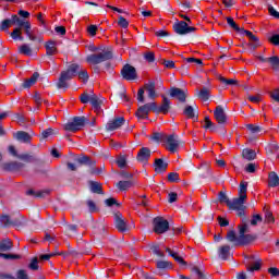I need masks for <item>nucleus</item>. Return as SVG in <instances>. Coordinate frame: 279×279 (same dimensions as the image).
I'll list each match as a JSON object with an SVG mask.
<instances>
[{"instance_id": "obj_1", "label": "nucleus", "mask_w": 279, "mask_h": 279, "mask_svg": "<svg viewBox=\"0 0 279 279\" xmlns=\"http://www.w3.org/2000/svg\"><path fill=\"white\" fill-rule=\"evenodd\" d=\"M236 231L229 230L227 232L226 239L229 243H231L232 247H243L245 245V221L242 219V223L238 226Z\"/></svg>"}, {"instance_id": "obj_2", "label": "nucleus", "mask_w": 279, "mask_h": 279, "mask_svg": "<svg viewBox=\"0 0 279 279\" xmlns=\"http://www.w3.org/2000/svg\"><path fill=\"white\" fill-rule=\"evenodd\" d=\"M229 209L236 210L239 217L245 215V181H241L239 197L231 201Z\"/></svg>"}, {"instance_id": "obj_3", "label": "nucleus", "mask_w": 279, "mask_h": 279, "mask_svg": "<svg viewBox=\"0 0 279 279\" xmlns=\"http://www.w3.org/2000/svg\"><path fill=\"white\" fill-rule=\"evenodd\" d=\"M77 71H80V64L72 63L66 71L61 72L59 82L57 83L58 88H69L68 82L77 75Z\"/></svg>"}, {"instance_id": "obj_4", "label": "nucleus", "mask_w": 279, "mask_h": 279, "mask_svg": "<svg viewBox=\"0 0 279 279\" xmlns=\"http://www.w3.org/2000/svg\"><path fill=\"white\" fill-rule=\"evenodd\" d=\"M107 60H112V51L110 50H101L100 52L93 53L87 56L86 62L87 64H101V62H107Z\"/></svg>"}, {"instance_id": "obj_5", "label": "nucleus", "mask_w": 279, "mask_h": 279, "mask_svg": "<svg viewBox=\"0 0 279 279\" xmlns=\"http://www.w3.org/2000/svg\"><path fill=\"white\" fill-rule=\"evenodd\" d=\"M145 90L148 94L149 99H156V82L149 81L144 84L143 88H140L137 92V101L145 104Z\"/></svg>"}, {"instance_id": "obj_6", "label": "nucleus", "mask_w": 279, "mask_h": 279, "mask_svg": "<svg viewBox=\"0 0 279 279\" xmlns=\"http://www.w3.org/2000/svg\"><path fill=\"white\" fill-rule=\"evenodd\" d=\"M88 101L92 104V108L96 114H101V104H104V101L95 94L88 95L87 93H83L81 95V104H88Z\"/></svg>"}, {"instance_id": "obj_7", "label": "nucleus", "mask_w": 279, "mask_h": 279, "mask_svg": "<svg viewBox=\"0 0 279 279\" xmlns=\"http://www.w3.org/2000/svg\"><path fill=\"white\" fill-rule=\"evenodd\" d=\"M161 142L163 143L167 151H170V154H175V151L180 149V141H178V135H163Z\"/></svg>"}, {"instance_id": "obj_8", "label": "nucleus", "mask_w": 279, "mask_h": 279, "mask_svg": "<svg viewBox=\"0 0 279 279\" xmlns=\"http://www.w3.org/2000/svg\"><path fill=\"white\" fill-rule=\"evenodd\" d=\"M245 267L246 271L254 274V271H260L263 269V259L256 257L255 255H245Z\"/></svg>"}, {"instance_id": "obj_9", "label": "nucleus", "mask_w": 279, "mask_h": 279, "mask_svg": "<svg viewBox=\"0 0 279 279\" xmlns=\"http://www.w3.org/2000/svg\"><path fill=\"white\" fill-rule=\"evenodd\" d=\"M86 125L85 117H75L73 120L66 124H64L65 132H80L82 128Z\"/></svg>"}, {"instance_id": "obj_10", "label": "nucleus", "mask_w": 279, "mask_h": 279, "mask_svg": "<svg viewBox=\"0 0 279 279\" xmlns=\"http://www.w3.org/2000/svg\"><path fill=\"white\" fill-rule=\"evenodd\" d=\"M173 29H174L175 34H179L180 36H184L186 34H191L193 32H197L196 27L189 26V23H186L185 21H180V22L174 23Z\"/></svg>"}, {"instance_id": "obj_11", "label": "nucleus", "mask_w": 279, "mask_h": 279, "mask_svg": "<svg viewBox=\"0 0 279 279\" xmlns=\"http://www.w3.org/2000/svg\"><path fill=\"white\" fill-rule=\"evenodd\" d=\"M162 102L161 106L158 107V105L155 102L154 112L156 114H169V110H171V100L167 98V96L162 95Z\"/></svg>"}, {"instance_id": "obj_12", "label": "nucleus", "mask_w": 279, "mask_h": 279, "mask_svg": "<svg viewBox=\"0 0 279 279\" xmlns=\"http://www.w3.org/2000/svg\"><path fill=\"white\" fill-rule=\"evenodd\" d=\"M245 36L248 39L247 47L251 51H256L260 47V39L252 31H245Z\"/></svg>"}, {"instance_id": "obj_13", "label": "nucleus", "mask_w": 279, "mask_h": 279, "mask_svg": "<svg viewBox=\"0 0 279 279\" xmlns=\"http://www.w3.org/2000/svg\"><path fill=\"white\" fill-rule=\"evenodd\" d=\"M169 230V221L163 218H155L154 219V231L156 234H165Z\"/></svg>"}, {"instance_id": "obj_14", "label": "nucleus", "mask_w": 279, "mask_h": 279, "mask_svg": "<svg viewBox=\"0 0 279 279\" xmlns=\"http://www.w3.org/2000/svg\"><path fill=\"white\" fill-rule=\"evenodd\" d=\"M154 108H156V102H148L140 107L136 111L137 119H147L149 112H154Z\"/></svg>"}, {"instance_id": "obj_15", "label": "nucleus", "mask_w": 279, "mask_h": 279, "mask_svg": "<svg viewBox=\"0 0 279 279\" xmlns=\"http://www.w3.org/2000/svg\"><path fill=\"white\" fill-rule=\"evenodd\" d=\"M121 75L123 80H126L128 82L136 80L137 77L136 68L130 64H125L121 70Z\"/></svg>"}, {"instance_id": "obj_16", "label": "nucleus", "mask_w": 279, "mask_h": 279, "mask_svg": "<svg viewBox=\"0 0 279 279\" xmlns=\"http://www.w3.org/2000/svg\"><path fill=\"white\" fill-rule=\"evenodd\" d=\"M0 223L4 228H10V226H21V218L12 219L10 216L3 214L0 216Z\"/></svg>"}, {"instance_id": "obj_17", "label": "nucleus", "mask_w": 279, "mask_h": 279, "mask_svg": "<svg viewBox=\"0 0 279 279\" xmlns=\"http://www.w3.org/2000/svg\"><path fill=\"white\" fill-rule=\"evenodd\" d=\"M116 228L119 232L128 231V222L123 219V215L121 213H117L114 215Z\"/></svg>"}, {"instance_id": "obj_18", "label": "nucleus", "mask_w": 279, "mask_h": 279, "mask_svg": "<svg viewBox=\"0 0 279 279\" xmlns=\"http://www.w3.org/2000/svg\"><path fill=\"white\" fill-rule=\"evenodd\" d=\"M170 97H174L181 101V104H184V101H186V92L178 87H172L170 88Z\"/></svg>"}, {"instance_id": "obj_19", "label": "nucleus", "mask_w": 279, "mask_h": 279, "mask_svg": "<svg viewBox=\"0 0 279 279\" xmlns=\"http://www.w3.org/2000/svg\"><path fill=\"white\" fill-rule=\"evenodd\" d=\"M123 123H125V119L124 118H116L113 120H110L106 128L108 130V132H114V130H119V128H121V125H123Z\"/></svg>"}, {"instance_id": "obj_20", "label": "nucleus", "mask_w": 279, "mask_h": 279, "mask_svg": "<svg viewBox=\"0 0 279 279\" xmlns=\"http://www.w3.org/2000/svg\"><path fill=\"white\" fill-rule=\"evenodd\" d=\"M214 117L217 121V123L223 124L226 121H228V118L226 117V111L223 110L222 106H217L214 111Z\"/></svg>"}, {"instance_id": "obj_21", "label": "nucleus", "mask_w": 279, "mask_h": 279, "mask_svg": "<svg viewBox=\"0 0 279 279\" xmlns=\"http://www.w3.org/2000/svg\"><path fill=\"white\" fill-rule=\"evenodd\" d=\"M12 22L13 25H17L21 29H24V32L26 29H32V23H29L28 21L22 20L21 17H19V15H12Z\"/></svg>"}, {"instance_id": "obj_22", "label": "nucleus", "mask_w": 279, "mask_h": 279, "mask_svg": "<svg viewBox=\"0 0 279 279\" xmlns=\"http://www.w3.org/2000/svg\"><path fill=\"white\" fill-rule=\"evenodd\" d=\"M24 167L25 165L19 161H11V162L3 163L2 169L4 171H21Z\"/></svg>"}, {"instance_id": "obj_23", "label": "nucleus", "mask_w": 279, "mask_h": 279, "mask_svg": "<svg viewBox=\"0 0 279 279\" xmlns=\"http://www.w3.org/2000/svg\"><path fill=\"white\" fill-rule=\"evenodd\" d=\"M0 278L1 279H29V276L27 275L26 270L20 269L16 272V278L8 274L0 275Z\"/></svg>"}, {"instance_id": "obj_24", "label": "nucleus", "mask_w": 279, "mask_h": 279, "mask_svg": "<svg viewBox=\"0 0 279 279\" xmlns=\"http://www.w3.org/2000/svg\"><path fill=\"white\" fill-rule=\"evenodd\" d=\"M151 157V150L147 147H143L138 154H137V160L138 162H147L149 158Z\"/></svg>"}, {"instance_id": "obj_25", "label": "nucleus", "mask_w": 279, "mask_h": 279, "mask_svg": "<svg viewBox=\"0 0 279 279\" xmlns=\"http://www.w3.org/2000/svg\"><path fill=\"white\" fill-rule=\"evenodd\" d=\"M227 23L230 27H232V29H235L238 33V36H240V38H243L245 36V28H241L239 27V25L236 24V22H234V19L232 17H227Z\"/></svg>"}, {"instance_id": "obj_26", "label": "nucleus", "mask_w": 279, "mask_h": 279, "mask_svg": "<svg viewBox=\"0 0 279 279\" xmlns=\"http://www.w3.org/2000/svg\"><path fill=\"white\" fill-rule=\"evenodd\" d=\"M38 77H40V74H38V72H34L29 78L24 81L22 88H32V86L38 82Z\"/></svg>"}, {"instance_id": "obj_27", "label": "nucleus", "mask_w": 279, "mask_h": 279, "mask_svg": "<svg viewBox=\"0 0 279 279\" xmlns=\"http://www.w3.org/2000/svg\"><path fill=\"white\" fill-rule=\"evenodd\" d=\"M218 256L221 260H228L230 258V245L225 244L218 248Z\"/></svg>"}, {"instance_id": "obj_28", "label": "nucleus", "mask_w": 279, "mask_h": 279, "mask_svg": "<svg viewBox=\"0 0 279 279\" xmlns=\"http://www.w3.org/2000/svg\"><path fill=\"white\" fill-rule=\"evenodd\" d=\"M169 167L168 162H165L162 159H155V171L156 173H165Z\"/></svg>"}, {"instance_id": "obj_29", "label": "nucleus", "mask_w": 279, "mask_h": 279, "mask_svg": "<svg viewBox=\"0 0 279 279\" xmlns=\"http://www.w3.org/2000/svg\"><path fill=\"white\" fill-rule=\"evenodd\" d=\"M268 186H270L271 189H276V186H279V177L275 171L269 172L268 174Z\"/></svg>"}, {"instance_id": "obj_30", "label": "nucleus", "mask_w": 279, "mask_h": 279, "mask_svg": "<svg viewBox=\"0 0 279 279\" xmlns=\"http://www.w3.org/2000/svg\"><path fill=\"white\" fill-rule=\"evenodd\" d=\"M15 138L21 141V143H29L32 141V136H29L25 131H19L15 133Z\"/></svg>"}, {"instance_id": "obj_31", "label": "nucleus", "mask_w": 279, "mask_h": 279, "mask_svg": "<svg viewBox=\"0 0 279 279\" xmlns=\"http://www.w3.org/2000/svg\"><path fill=\"white\" fill-rule=\"evenodd\" d=\"M14 246L10 239L2 240L0 242V252H10V250Z\"/></svg>"}, {"instance_id": "obj_32", "label": "nucleus", "mask_w": 279, "mask_h": 279, "mask_svg": "<svg viewBox=\"0 0 279 279\" xmlns=\"http://www.w3.org/2000/svg\"><path fill=\"white\" fill-rule=\"evenodd\" d=\"M58 52V48H56V41H47L46 43V53L47 56H54Z\"/></svg>"}, {"instance_id": "obj_33", "label": "nucleus", "mask_w": 279, "mask_h": 279, "mask_svg": "<svg viewBox=\"0 0 279 279\" xmlns=\"http://www.w3.org/2000/svg\"><path fill=\"white\" fill-rule=\"evenodd\" d=\"M90 191L92 193H97L98 195H104V187L101 183L92 181L90 182Z\"/></svg>"}, {"instance_id": "obj_34", "label": "nucleus", "mask_w": 279, "mask_h": 279, "mask_svg": "<svg viewBox=\"0 0 279 279\" xmlns=\"http://www.w3.org/2000/svg\"><path fill=\"white\" fill-rule=\"evenodd\" d=\"M76 75H78V80H81L83 84H86L89 80L88 71L86 69L80 68Z\"/></svg>"}, {"instance_id": "obj_35", "label": "nucleus", "mask_w": 279, "mask_h": 279, "mask_svg": "<svg viewBox=\"0 0 279 279\" xmlns=\"http://www.w3.org/2000/svg\"><path fill=\"white\" fill-rule=\"evenodd\" d=\"M264 213L266 223H274L276 221V219L274 218V213L270 211L268 206L264 207Z\"/></svg>"}, {"instance_id": "obj_36", "label": "nucleus", "mask_w": 279, "mask_h": 279, "mask_svg": "<svg viewBox=\"0 0 279 279\" xmlns=\"http://www.w3.org/2000/svg\"><path fill=\"white\" fill-rule=\"evenodd\" d=\"M268 63H270L272 71H279V57L278 56L269 57Z\"/></svg>"}, {"instance_id": "obj_37", "label": "nucleus", "mask_w": 279, "mask_h": 279, "mask_svg": "<svg viewBox=\"0 0 279 279\" xmlns=\"http://www.w3.org/2000/svg\"><path fill=\"white\" fill-rule=\"evenodd\" d=\"M117 186L119 191H128V189H132V186H134V183L132 181H120Z\"/></svg>"}, {"instance_id": "obj_38", "label": "nucleus", "mask_w": 279, "mask_h": 279, "mask_svg": "<svg viewBox=\"0 0 279 279\" xmlns=\"http://www.w3.org/2000/svg\"><path fill=\"white\" fill-rule=\"evenodd\" d=\"M19 53L22 56H32V47H29L27 44H23L19 47Z\"/></svg>"}, {"instance_id": "obj_39", "label": "nucleus", "mask_w": 279, "mask_h": 279, "mask_svg": "<svg viewBox=\"0 0 279 279\" xmlns=\"http://www.w3.org/2000/svg\"><path fill=\"white\" fill-rule=\"evenodd\" d=\"M183 114L187 118V119H195V109H193V106H186L183 110Z\"/></svg>"}, {"instance_id": "obj_40", "label": "nucleus", "mask_w": 279, "mask_h": 279, "mask_svg": "<svg viewBox=\"0 0 279 279\" xmlns=\"http://www.w3.org/2000/svg\"><path fill=\"white\" fill-rule=\"evenodd\" d=\"M256 158H257L256 150L252 148L245 149V160L252 161V160H256Z\"/></svg>"}, {"instance_id": "obj_41", "label": "nucleus", "mask_w": 279, "mask_h": 279, "mask_svg": "<svg viewBox=\"0 0 279 279\" xmlns=\"http://www.w3.org/2000/svg\"><path fill=\"white\" fill-rule=\"evenodd\" d=\"M166 252H169L172 258H174V260H177V263H179L180 265H186L184 258L180 257L178 253H174L173 251H171V248L167 247Z\"/></svg>"}, {"instance_id": "obj_42", "label": "nucleus", "mask_w": 279, "mask_h": 279, "mask_svg": "<svg viewBox=\"0 0 279 279\" xmlns=\"http://www.w3.org/2000/svg\"><path fill=\"white\" fill-rule=\"evenodd\" d=\"M21 27H16L12 33H11V38L13 40H23V32H21Z\"/></svg>"}, {"instance_id": "obj_43", "label": "nucleus", "mask_w": 279, "mask_h": 279, "mask_svg": "<svg viewBox=\"0 0 279 279\" xmlns=\"http://www.w3.org/2000/svg\"><path fill=\"white\" fill-rule=\"evenodd\" d=\"M257 240H258V235L256 234H250V233L245 234V245H253V243H256Z\"/></svg>"}, {"instance_id": "obj_44", "label": "nucleus", "mask_w": 279, "mask_h": 279, "mask_svg": "<svg viewBox=\"0 0 279 279\" xmlns=\"http://www.w3.org/2000/svg\"><path fill=\"white\" fill-rule=\"evenodd\" d=\"M38 32V29L34 28L32 31V28H26L24 31V33L26 34V36L29 38V40H38V37L36 36V33Z\"/></svg>"}, {"instance_id": "obj_45", "label": "nucleus", "mask_w": 279, "mask_h": 279, "mask_svg": "<svg viewBox=\"0 0 279 279\" xmlns=\"http://www.w3.org/2000/svg\"><path fill=\"white\" fill-rule=\"evenodd\" d=\"M198 97H201L203 99V101H208V99L210 98V89L204 87L201 89Z\"/></svg>"}, {"instance_id": "obj_46", "label": "nucleus", "mask_w": 279, "mask_h": 279, "mask_svg": "<svg viewBox=\"0 0 279 279\" xmlns=\"http://www.w3.org/2000/svg\"><path fill=\"white\" fill-rule=\"evenodd\" d=\"M257 170H258V163L256 162H250V163H246L245 166L246 173H254Z\"/></svg>"}, {"instance_id": "obj_47", "label": "nucleus", "mask_w": 279, "mask_h": 279, "mask_svg": "<svg viewBox=\"0 0 279 279\" xmlns=\"http://www.w3.org/2000/svg\"><path fill=\"white\" fill-rule=\"evenodd\" d=\"M12 25H14L12 22V17L7 19L1 23L0 29H1V32H5V29H10V27H12Z\"/></svg>"}, {"instance_id": "obj_48", "label": "nucleus", "mask_w": 279, "mask_h": 279, "mask_svg": "<svg viewBox=\"0 0 279 279\" xmlns=\"http://www.w3.org/2000/svg\"><path fill=\"white\" fill-rule=\"evenodd\" d=\"M218 80L221 84H225L226 86H234V84H236L235 80L226 78L225 76H219Z\"/></svg>"}, {"instance_id": "obj_49", "label": "nucleus", "mask_w": 279, "mask_h": 279, "mask_svg": "<svg viewBox=\"0 0 279 279\" xmlns=\"http://www.w3.org/2000/svg\"><path fill=\"white\" fill-rule=\"evenodd\" d=\"M219 202H220V204H226L228 206V208H230V204L232 201H230V198H228V195H226V193L220 192L219 193Z\"/></svg>"}, {"instance_id": "obj_50", "label": "nucleus", "mask_w": 279, "mask_h": 279, "mask_svg": "<svg viewBox=\"0 0 279 279\" xmlns=\"http://www.w3.org/2000/svg\"><path fill=\"white\" fill-rule=\"evenodd\" d=\"M0 258H4L5 260H19L21 255L0 253Z\"/></svg>"}, {"instance_id": "obj_51", "label": "nucleus", "mask_w": 279, "mask_h": 279, "mask_svg": "<svg viewBox=\"0 0 279 279\" xmlns=\"http://www.w3.org/2000/svg\"><path fill=\"white\" fill-rule=\"evenodd\" d=\"M150 250H151L153 254H155L156 256H159V258H165V252H162V251L160 250V246H158V245H153V246L150 247Z\"/></svg>"}, {"instance_id": "obj_52", "label": "nucleus", "mask_w": 279, "mask_h": 279, "mask_svg": "<svg viewBox=\"0 0 279 279\" xmlns=\"http://www.w3.org/2000/svg\"><path fill=\"white\" fill-rule=\"evenodd\" d=\"M246 129L251 134H258L260 132V126L256 124H246Z\"/></svg>"}, {"instance_id": "obj_53", "label": "nucleus", "mask_w": 279, "mask_h": 279, "mask_svg": "<svg viewBox=\"0 0 279 279\" xmlns=\"http://www.w3.org/2000/svg\"><path fill=\"white\" fill-rule=\"evenodd\" d=\"M263 221V216L256 214V215H253L250 223L251 226H258V223H260Z\"/></svg>"}, {"instance_id": "obj_54", "label": "nucleus", "mask_w": 279, "mask_h": 279, "mask_svg": "<svg viewBox=\"0 0 279 279\" xmlns=\"http://www.w3.org/2000/svg\"><path fill=\"white\" fill-rule=\"evenodd\" d=\"M269 97L272 99V101H277V104H279V88H275L269 92Z\"/></svg>"}, {"instance_id": "obj_55", "label": "nucleus", "mask_w": 279, "mask_h": 279, "mask_svg": "<svg viewBox=\"0 0 279 279\" xmlns=\"http://www.w3.org/2000/svg\"><path fill=\"white\" fill-rule=\"evenodd\" d=\"M17 158L24 160V162H34L35 160L34 156L27 154L19 155Z\"/></svg>"}, {"instance_id": "obj_56", "label": "nucleus", "mask_w": 279, "mask_h": 279, "mask_svg": "<svg viewBox=\"0 0 279 279\" xmlns=\"http://www.w3.org/2000/svg\"><path fill=\"white\" fill-rule=\"evenodd\" d=\"M168 182H180V174L178 172H170L168 174Z\"/></svg>"}, {"instance_id": "obj_57", "label": "nucleus", "mask_w": 279, "mask_h": 279, "mask_svg": "<svg viewBox=\"0 0 279 279\" xmlns=\"http://www.w3.org/2000/svg\"><path fill=\"white\" fill-rule=\"evenodd\" d=\"M45 193H48V192H43V191L36 192L34 190H28L26 192V195H33L34 197H45Z\"/></svg>"}, {"instance_id": "obj_58", "label": "nucleus", "mask_w": 279, "mask_h": 279, "mask_svg": "<svg viewBox=\"0 0 279 279\" xmlns=\"http://www.w3.org/2000/svg\"><path fill=\"white\" fill-rule=\"evenodd\" d=\"M28 268L32 269V271H38V257H34L28 265Z\"/></svg>"}, {"instance_id": "obj_59", "label": "nucleus", "mask_w": 279, "mask_h": 279, "mask_svg": "<svg viewBox=\"0 0 279 279\" xmlns=\"http://www.w3.org/2000/svg\"><path fill=\"white\" fill-rule=\"evenodd\" d=\"M118 25L120 26V27H123L124 29H126V27H129L130 26V22H128V20H125V17H123V16H119V21H118Z\"/></svg>"}, {"instance_id": "obj_60", "label": "nucleus", "mask_w": 279, "mask_h": 279, "mask_svg": "<svg viewBox=\"0 0 279 279\" xmlns=\"http://www.w3.org/2000/svg\"><path fill=\"white\" fill-rule=\"evenodd\" d=\"M268 41L270 45H275V47L279 46V34H275L271 37L268 38Z\"/></svg>"}, {"instance_id": "obj_61", "label": "nucleus", "mask_w": 279, "mask_h": 279, "mask_svg": "<svg viewBox=\"0 0 279 279\" xmlns=\"http://www.w3.org/2000/svg\"><path fill=\"white\" fill-rule=\"evenodd\" d=\"M161 64H163V66H165L166 69H175V62H173V61H171V60H166V59H163V60L161 61Z\"/></svg>"}, {"instance_id": "obj_62", "label": "nucleus", "mask_w": 279, "mask_h": 279, "mask_svg": "<svg viewBox=\"0 0 279 279\" xmlns=\"http://www.w3.org/2000/svg\"><path fill=\"white\" fill-rule=\"evenodd\" d=\"M144 58L146 62H154L156 60V54H154V52H146Z\"/></svg>"}, {"instance_id": "obj_63", "label": "nucleus", "mask_w": 279, "mask_h": 279, "mask_svg": "<svg viewBox=\"0 0 279 279\" xmlns=\"http://www.w3.org/2000/svg\"><path fill=\"white\" fill-rule=\"evenodd\" d=\"M77 162L80 165H90V157L88 156H83L81 158L77 159Z\"/></svg>"}, {"instance_id": "obj_64", "label": "nucleus", "mask_w": 279, "mask_h": 279, "mask_svg": "<svg viewBox=\"0 0 279 279\" xmlns=\"http://www.w3.org/2000/svg\"><path fill=\"white\" fill-rule=\"evenodd\" d=\"M89 213H97V205L93 201H87Z\"/></svg>"}]
</instances>
